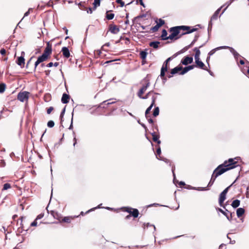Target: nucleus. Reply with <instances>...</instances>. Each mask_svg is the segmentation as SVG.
I'll use <instances>...</instances> for the list:
<instances>
[{
  "label": "nucleus",
  "instance_id": "nucleus-1",
  "mask_svg": "<svg viewBox=\"0 0 249 249\" xmlns=\"http://www.w3.org/2000/svg\"><path fill=\"white\" fill-rule=\"evenodd\" d=\"M235 160H236V158L229 159L228 160H225L223 163L218 165L213 171L208 186H211L218 176L238 166V162Z\"/></svg>",
  "mask_w": 249,
  "mask_h": 249
},
{
  "label": "nucleus",
  "instance_id": "nucleus-2",
  "mask_svg": "<svg viewBox=\"0 0 249 249\" xmlns=\"http://www.w3.org/2000/svg\"><path fill=\"white\" fill-rule=\"evenodd\" d=\"M196 30L197 28H191L190 26L185 25L173 27L169 29V32L171 34L168 36V38H169L170 40H177L184 35L193 33Z\"/></svg>",
  "mask_w": 249,
  "mask_h": 249
},
{
  "label": "nucleus",
  "instance_id": "nucleus-3",
  "mask_svg": "<svg viewBox=\"0 0 249 249\" xmlns=\"http://www.w3.org/2000/svg\"><path fill=\"white\" fill-rule=\"evenodd\" d=\"M52 53V45L50 42H48L46 47L44 50L43 54L39 56L37 61L35 63V70L37 66L41 63L46 61L50 57Z\"/></svg>",
  "mask_w": 249,
  "mask_h": 249
},
{
  "label": "nucleus",
  "instance_id": "nucleus-4",
  "mask_svg": "<svg viewBox=\"0 0 249 249\" xmlns=\"http://www.w3.org/2000/svg\"><path fill=\"white\" fill-rule=\"evenodd\" d=\"M120 210L129 213V214L125 217V219H129L131 216L134 218H137L139 214V212L138 209L130 207H123L120 208Z\"/></svg>",
  "mask_w": 249,
  "mask_h": 249
},
{
  "label": "nucleus",
  "instance_id": "nucleus-5",
  "mask_svg": "<svg viewBox=\"0 0 249 249\" xmlns=\"http://www.w3.org/2000/svg\"><path fill=\"white\" fill-rule=\"evenodd\" d=\"M30 93L28 91L19 92L17 96V99L20 102H23L29 98Z\"/></svg>",
  "mask_w": 249,
  "mask_h": 249
},
{
  "label": "nucleus",
  "instance_id": "nucleus-6",
  "mask_svg": "<svg viewBox=\"0 0 249 249\" xmlns=\"http://www.w3.org/2000/svg\"><path fill=\"white\" fill-rule=\"evenodd\" d=\"M144 81L145 82V84L142 86V87L140 89L139 91L138 92L137 95L139 97H142V96L148 87H149L150 86V82L149 80L145 79L144 80Z\"/></svg>",
  "mask_w": 249,
  "mask_h": 249
},
{
  "label": "nucleus",
  "instance_id": "nucleus-7",
  "mask_svg": "<svg viewBox=\"0 0 249 249\" xmlns=\"http://www.w3.org/2000/svg\"><path fill=\"white\" fill-rule=\"evenodd\" d=\"M195 60L196 65L195 67H196L204 70H207V67L205 64L200 60V58H197Z\"/></svg>",
  "mask_w": 249,
  "mask_h": 249
},
{
  "label": "nucleus",
  "instance_id": "nucleus-8",
  "mask_svg": "<svg viewBox=\"0 0 249 249\" xmlns=\"http://www.w3.org/2000/svg\"><path fill=\"white\" fill-rule=\"evenodd\" d=\"M108 31L110 32L112 34H116L119 32L120 29L117 25L110 24L108 26Z\"/></svg>",
  "mask_w": 249,
  "mask_h": 249
},
{
  "label": "nucleus",
  "instance_id": "nucleus-9",
  "mask_svg": "<svg viewBox=\"0 0 249 249\" xmlns=\"http://www.w3.org/2000/svg\"><path fill=\"white\" fill-rule=\"evenodd\" d=\"M193 58L192 57L188 56H185L183 58L181 61V63L184 65H187L189 64H191L193 62Z\"/></svg>",
  "mask_w": 249,
  "mask_h": 249
},
{
  "label": "nucleus",
  "instance_id": "nucleus-10",
  "mask_svg": "<svg viewBox=\"0 0 249 249\" xmlns=\"http://www.w3.org/2000/svg\"><path fill=\"white\" fill-rule=\"evenodd\" d=\"M100 0H94V2L93 3V8L89 7L88 8L89 10H87L88 13H89L91 14L92 13V10H95L96 8L100 6Z\"/></svg>",
  "mask_w": 249,
  "mask_h": 249
},
{
  "label": "nucleus",
  "instance_id": "nucleus-11",
  "mask_svg": "<svg viewBox=\"0 0 249 249\" xmlns=\"http://www.w3.org/2000/svg\"><path fill=\"white\" fill-rule=\"evenodd\" d=\"M78 216H66L64 217H62L60 222H65L67 223H70L71 220H73L75 217H77Z\"/></svg>",
  "mask_w": 249,
  "mask_h": 249
},
{
  "label": "nucleus",
  "instance_id": "nucleus-12",
  "mask_svg": "<svg viewBox=\"0 0 249 249\" xmlns=\"http://www.w3.org/2000/svg\"><path fill=\"white\" fill-rule=\"evenodd\" d=\"M63 55L64 57L68 58L70 56V51L67 47H64L62 48L61 50Z\"/></svg>",
  "mask_w": 249,
  "mask_h": 249
},
{
  "label": "nucleus",
  "instance_id": "nucleus-13",
  "mask_svg": "<svg viewBox=\"0 0 249 249\" xmlns=\"http://www.w3.org/2000/svg\"><path fill=\"white\" fill-rule=\"evenodd\" d=\"M152 139L154 142H157L159 145L161 143L160 141L159 140L160 135L157 134L156 132L152 133Z\"/></svg>",
  "mask_w": 249,
  "mask_h": 249
},
{
  "label": "nucleus",
  "instance_id": "nucleus-14",
  "mask_svg": "<svg viewBox=\"0 0 249 249\" xmlns=\"http://www.w3.org/2000/svg\"><path fill=\"white\" fill-rule=\"evenodd\" d=\"M195 68V65H190L182 69V71L179 72L181 75H183L188 72L189 71Z\"/></svg>",
  "mask_w": 249,
  "mask_h": 249
},
{
  "label": "nucleus",
  "instance_id": "nucleus-15",
  "mask_svg": "<svg viewBox=\"0 0 249 249\" xmlns=\"http://www.w3.org/2000/svg\"><path fill=\"white\" fill-rule=\"evenodd\" d=\"M226 195H225V194L223 195V194L221 193V194H220V196H219V205L221 207H223L224 208H225V206H223V202L226 198Z\"/></svg>",
  "mask_w": 249,
  "mask_h": 249
},
{
  "label": "nucleus",
  "instance_id": "nucleus-16",
  "mask_svg": "<svg viewBox=\"0 0 249 249\" xmlns=\"http://www.w3.org/2000/svg\"><path fill=\"white\" fill-rule=\"evenodd\" d=\"M202 46L203 45H201L199 47H195L194 49V51L195 52V59L200 58L199 56L200 54V51L199 50V49L201 48Z\"/></svg>",
  "mask_w": 249,
  "mask_h": 249
},
{
  "label": "nucleus",
  "instance_id": "nucleus-17",
  "mask_svg": "<svg viewBox=\"0 0 249 249\" xmlns=\"http://www.w3.org/2000/svg\"><path fill=\"white\" fill-rule=\"evenodd\" d=\"M183 68L182 66H178L174 69H172L171 71V74L172 75H174L179 71H181Z\"/></svg>",
  "mask_w": 249,
  "mask_h": 249
},
{
  "label": "nucleus",
  "instance_id": "nucleus-18",
  "mask_svg": "<svg viewBox=\"0 0 249 249\" xmlns=\"http://www.w3.org/2000/svg\"><path fill=\"white\" fill-rule=\"evenodd\" d=\"M70 96L66 94V93H63L62 98H61V102L63 104H67L69 102Z\"/></svg>",
  "mask_w": 249,
  "mask_h": 249
},
{
  "label": "nucleus",
  "instance_id": "nucleus-19",
  "mask_svg": "<svg viewBox=\"0 0 249 249\" xmlns=\"http://www.w3.org/2000/svg\"><path fill=\"white\" fill-rule=\"evenodd\" d=\"M51 213L55 219L58 220L60 222L61 221L62 217L57 212L52 211Z\"/></svg>",
  "mask_w": 249,
  "mask_h": 249
},
{
  "label": "nucleus",
  "instance_id": "nucleus-20",
  "mask_svg": "<svg viewBox=\"0 0 249 249\" xmlns=\"http://www.w3.org/2000/svg\"><path fill=\"white\" fill-rule=\"evenodd\" d=\"M17 64L21 66V67H23L25 64V59L23 57L20 56L18 58Z\"/></svg>",
  "mask_w": 249,
  "mask_h": 249
},
{
  "label": "nucleus",
  "instance_id": "nucleus-21",
  "mask_svg": "<svg viewBox=\"0 0 249 249\" xmlns=\"http://www.w3.org/2000/svg\"><path fill=\"white\" fill-rule=\"evenodd\" d=\"M221 10V8L218 9L213 14V15L212 16L211 18V21L216 20L217 18L218 15Z\"/></svg>",
  "mask_w": 249,
  "mask_h": 249
},
{
  "label": "nucleus",
  "instance_id": "nucleus-22",
  "mask_svg": "<svg viewBox=\"0 0 249 249\" xmlns=\"http://www.w3.org/2000/svg\"><path fill=\"white\" fill-rule=\"evenodd\" d=\"M167 32L165 29H163L161 32V38L162 40H165L167 39H169V38H168Z\"/></svg>",
  "mask_w": 249,
  "mask_h": 249
},
{
  "label": "nucleus",
  "instance_id": "nucleus-23",
  "mask_svg": "<svg viewBox=\"0 0 249 249\" xmlns=\"http://www.w3.org/2000/svg\"><path fill=\"white\" fill-rule=\"evenodd\" d=\"M245 213V210L243 208H239L237 209L236 214L238 217H240Z\"/></svg>",
  "mask_w": 249,
  "mask_h": 249
},
{
  "label": "nucleus",
  "instance_id": "nucleus-24",
  "mask_svg": "<svg viewBox=\"0 0 249 249\" xmlns=\"http://www.w3.org/2000/svg\"><path fill=\"white\" fill-rule=\"evenodd\" d=\"M160 44L159 41H153L149 43V46L151 47L154 48L155 49H157L159 48V45Z\"/></svg>",
  "mask_w": 249,
  "mask_h": 249
},
{
  "label": "nucleus",
  "instance_id": "nucleus-25",
  "mask_svg": "<svg viewBox=\"0 0 249 249\" xmlns=\"http://www.w3.org/2000/svg\"><path fill=\"white\" fill-rule=\"evenodd\" d=\"M172 59V57H169L167 58L165 62L163 63L162 68L168 70V63Z\"/></svg>",
  "mask_w": 249,
  "mask_h": 249
},
{
  "label": "nucleus",
  "instance_id": "nucleus-26",
  "mask_svg": "<svg viewBox=\"0 0 249 249\" xmlns=\"http://www.w3.org/2000/svg\"><path fill=\"white\" fill-rule=\"evenodd\" d=\"M240 201L238 199L234 200L232 201L231 205L234 208L238 207L240 205Z\"/></svg>",
  "mask_w": 249,
  "mask_h": 249
},
{
  "label": "nucleus",
  "instance_id": "nucleus-27",
  "mask_svg": "<svg viewBox=\"0 0 249 249\" xmlns=\"http://www.w3.org/2000/svg\"><path fill=\"white\" fill-rule=\"evenodd\" d=\"M147 55V52L144 51H142L140 53V57L142 60V62L146 59Z\"/></svg>",
  "mask_w": 249,
  "mask_h": 249
},
{
  "label": "nucleus",
  "instance_id": "nucleus-28",
  "mask_svg": "<svg viewBox=\"0 0 249 249\" xmlns=\"http://www.w3.org/2000/svg\"><path fill=\"white\" fill-rule=\"evenodd\" d=\"M111 11H107L106 13V17L108 20L112 19L114 17V14L112 13L109 14L108 13Z\"/></svg>",
  "mask_w": 249,
  "mask_h": 249
},
{
  "label": "nucleus",
  "instance_id": "nucleus-29",
  "mask_svg": "<svg viewBox=\"0 0 249 249\" xmlns=\"http://www.w3.org/2000/svg\"><path fill=\"white\" fill-rule=\"evenodd\" d=\"M153 95L152 96V103L151 105H152L153 106L155 105V102H156V99H157V95L159 94V93H156V92H154L153 93Z\"/></svg>",
  "mask_w": 249,
  "mask_h": 249
},
{
  "label": "nucleus",
  "instance_id": "nucleus-30",
  "mask_svg": "<svg viewBox=\"0 0 249 249\" xmlns=\"http://www.w3.org/2000/svg\"><path fill=\"white\" fill-rule=\"evenodd\" d=\"M153 95L152 96V103L151 105H152L153 106L155 105V102H156V99H157V95L159 94V93H156V92H154L153 93Z\"/></svg>",
  "mask_w": 249,
  "mask_h": 249
},
{
  "label": "nucleus",
  "instance_id": "nucleus-31",
  "mask_svg": "<svg viewBox=\"0 0 249 249\" xmlns=\"http://www.w3.org/2000/svg\"><path fill=\"white\" fill-rule=\"evenodd\" d=\"M231 52L232 53L235 58L237 59L238 57L240 56V55L233 48H231Z\"/></svg>",
  "mask_w": 249,
  "mask_h": 249
},
{
  "label": "nucleus",
  "instance_id": "nucleus-32",
  "mask_svg": "<svg viewBox=\"0 0 249 249\" xmlns=\"http://www.w3.org/2000/svg\"><path fill=\"white\" fill-rule=\"evenodd\" d=\"M160 27V26L157 23L155 26L151 28L150 31L152 33H155L158 31Z\"/></svg>",
  "mask_w": 249,
  "mask_h": 249
},
{
  "label": "nucleus",
  "instance_id": "nucleus-33",
  "mask_svg": "<svg viewBox=\"0 0 249 249\" xmlns=\"http://www.w3.org/2000/svg\"><path fill=\"white\" fill-rule=\"evenodd\" d=\"M154 106L152 105H151L145 111V117L146 118H148L149 116H148V114L150 113V111L152 108V107Z\"/></svg>",
  "mask_w": 249,
  "mask_h": 249
},
{
  "label": "nucleus",
  "instance_id": "nucleus-34",
  "mask_svg": "<svg viewBox=\"0 0 249 249\" xmlns=\"http://www.w3.org/2000/svg\"><path fill=\"white\" fill-rule=\"evenodd\" d=\"M11 188V185L10 183H5L3 185V188L2 189V191L6 190Z\"/></svg>",
  "mask_w": 249,
  "mask_h": 249
},
{
  "label": "nucleus",
  "instance_id": "nucleus-35",
  "mask_svg": "<svg viewBox=\"0 0 249 249\" xmlns=\"http://www.w3.org/2000/svg\"><path fill=\"white\" fill-rule=\"evenodd\" d=\"M6 89V85L4 83L0 84V93H3Z\"/></svg>",
  "mask_w": 249,
  "mask_h": 249
},
{
  "label": "nucleus",
  "instance_id": "nucleus-36",
  "mask_svg": "<svg viewBox=\"0 0 249 249\" xmlns=\"http://www.w3.org/2000/svg\"><path fill=\"white\" fill-rule=\"evenodd\" d=\"M153 93H154V91L153 90L150 91L144 96H142V97L140 98L143 99H147L149 97V96H150L152 94H153Z\"/></svg>",
  "mask_w": 249,
  "mask_h": 249
},
{
  "label": "nucleus",
  "instance_id": "nucleus-37",
  "mask_svg": "<svg viewBox=\"0 0 249 249\" xmlns=\"http://www.w3.org/2000/svg\"><path fill=\"white\" fill-rule=\"evenodd\" d=\"M159 108L158 107H156L154 110L153 115L154 117L157 116L159 114Z\"/></svg>",
  "mask_w": 249,
  "mask_h": 249
},
{
  "label": "nucleus",
  "instance_id": "nucleus-38",
  "mask_svg": "<svg viewBox=\"0 0 249 249\" xmlns=\"http://www.w3.org/2000/svg\"><path fill=\"white\" fill-rule=\"evenodd\" d=\"M167 70H166L165 69H163V68H161V70H160V76L162 78H163L164 77L165 72H166L167 71Z\"/></svg>",
  "mask_w": 249,
  "mask_h": 249
},
{
  "label": "nucleus",
  "instance_id": "nucleus-39",
  "mask_svg": "<svg viewBox=\"0 0 249 249\" xmlns=\"http://www.w3.org/2000/svg\"><path fill=\"white\" fill-rule=\"evenodd\" d=\"M219 212H220V213H221L223 214H224V215H225L227 218H228V219L230 220V217H229V216L227 214V213L225 212L222 209H221V208H217V209Z\"/></svg>",
  "mask_w": 249,
  "mask_h": 249
},
{
  "label": "nucleus",
  "instance_id": "nucleus-40",
  "mask_svg": "<svg viewBox=\"0 0 249 249\" xmlns=\"http://www.w3.org/2000/svg\"><path fill=\"white\" fill-rule=\"evenodd\" d=\"M156 22H157V23L160 26H162V25H163L165 23V21L164 20L161 19V18H160L159 19V21H157V20L156 21Z\"/></svg>",
  "mask_w": 249,
  "mask_h": 249
},
{
  "label": "nucleus",
  "instance_id": "nucleus-41",
  "mask_svg": "<svg viewBox=\"0 0 249 249\" xmlns=\"http://www.w3.org/2000/svg\"><path fill=\"white\" fill-rule=\"evenodd\" d=\"M95 209H96V208H93L90 209V210L87 211L85 213H84L83 212H81L80 215L83 216L85 214L89 213L90 212L94 211Z\"/></svg>",
  "mask_w": 249,
  "mask_h": 249
},
{
  "label": "nucleus",
  "instance_id": "nucleus-42",
  "mask_svg": "<svg viewBox=\"0 0 249 249\" xmlns=\"http://www.w3.org/2000/svg\"><path fill=\"white\" fill-rule=\"evenodd\" d=\"M44 100L46 102H48L50 100L51 95L50 94H46L44 95Z\"/></svg>",
  "mask_w": 249,
  "mask_h": 249
},
{
  "label": "nucleus",
  "instance_id": "nucleus-43",
  "mask_svg": "<svg viewBox=\"0 0 249 249\" xmlns=\"http://www.w3.org/2000/svg\"><path fill=\"white\" fill-rule=\"evenodd\" d=\"M47 125L49 127H53L54 125V123L53 121H49L47 123Z\"/></svg>",
  "mask_w": 249,
  "mask_h": 249
},
{
  "label": "nucleus",
  "instance_id": "nucleus-44",
  "mask_svg": "<svg viewBox=\"0 0 249 249\" xmlns=\"http://www.w3.org/2000/svg\"><path fill=\"white\" fill-rule=\"evenodd\" d=\"M23 217H20V220H21V224H20V227H19V228H21L22 230L26 231L27 230L25 229L23 224L22 223V222L23 221Z\"/></svg>",
  "mask_w": 249,
  "mask_h": 249
},
{
  "label": "nucleus",
  "instance_id": "nucleus-45",
  "mask_svg": "<svg viewBox=\"0 0 249 249\" xmlns=\"http://www.w3.org/2000/svg\"><path fill=\"white\" fill-rule=\"evenodd\" d=\"M198 36H199L198 35H196L195 36L194 39L191 43L192 44V45H194V44L196 42V41L198 39Z\"/></svg>",
  "mask_w": 249,
  "mask_h": 249
},
{
  "label": "nucleus",
  "instance_id": "nucleus-46",
  "mask_svg": "<svg viewBox=\"0 0 249 249\" xmlns=\"http://www.w3.org/2000/svg\"><path fill=\"white\" fill-rule=\"evenodd\" d=\"M233 184V183L231 184L230 186H229V187H227L222 192V193L225 195H226L227 193H228V190L229 189V188L231 187V186Z\"/></svg>",
  "mask_w": 249,
  "mask_h": 249
},
{
  "label": "nucleus",
  "instance_id": "nucleus-47",
  "mask_svg": "<svg viewBox=\"0 0 249 249\" xmlns=\"http://www.w3.org/2000/svg\"><path fill=\"white\" fill-rule=\"evenodd\" d=\"M116 2L120 4L121 7H123L124 5V3L122 0H116Z\"/></svg>",
  "mask_w": 249,
  "mask_h": 249
},
{
  "label": "nucleus",
  "instance_id": "nucleus-48",
  "mask_svg": "<svg viewBox=\"0 0 249 249\" xmlns=\"http://www.w3.org/2000/svg\"><path fill=\"white\" fill-rule=\"evenodd\" d=\"M44 215V213H40L39 214H38L37 216V217H36V219L37 220H38V219H40L42 217H43Z\"/></svg>",
  "mask_w": 249,
  "mask_h": 249
},
{
  "label": "nucleus",
  "instance_id": "nucleus-49",
  "mask_svg": "<svg viewBox=\"0 0 249 249\" xmlns=\"http://www.w3.org/2000/svg\"><path fill=\"white\" fill-rule=\"evenodd\" d=\"M34 58V56H32L28 61V62L27 63V64H26V68H28L29 67L30 64H31V62H32V60Z\"/></svg>",
  "mask_w": 249,
  "mask_h": 249
},
{
  "label": "nucleus",
  "instance_id": "nucleus-50",
  "mask_svg": "<svg viewBox=\"0 0 249 249\" xmlns=\"http://www.w3.org/2000/svg\"><path fill=\"white\" fill-rule=\"evenodd\" d=\"M53 110V107H50L48 108H47V112L48 114H50L51 112Z\"/></svg>",
  "mask_w": 249,
  "mask_h": 249
},
{
  "label": "nucleus",
  "instance_id": "nucleus-51",
  "mask_svg": "<svg viewBox=\"0 0 249 249\" xmlns=\"http://www.w3.org/2000/svg\"><path fill=\"white\" fill-rule=\"evenodd\" d=\"M110 46V43L109 42L108 43H106V44H105L102 47V49L104 51H107V50L105 49V47L106 46Z\"/></svg>",
  "mask_w": 249,
  "mask_h": 249
},
{
  "label": "nucleus",
  "instance_id": "nucleus-52",
  "mask_svg": "<svg viewBox=\"0 0 249 249\" xmlns=\"http://www.w3.org/2000/svg\"><path fill=\"white\" fill-rule=\"evenodd\" d=\"M156 153L157 155H160V154H161V149L160 146H158V147L156 151Z\"/></svg>",
  "mask_w": 249,
  "mask_h": 249
},
{
  "label": "nucleus",
  "instance_id": "nucleus-53",
  "mask_svg": "<svg viewBox=\"0 0 249 249\" xmlns=\"http://www.w3.org/2000/svg\"><path fill=\"white\" fill-rule=\"evenodd\" d=\"M37 225V220L35 219L30 225L31 226H36Z\"/></svg>",
  "mask_w": 249,
  "mask_h": 249
},
{
  "label": "nucleus",
  "instance_id": "nucleus-54",
  "mask_svg": "<svg viewBox=\"0 0 249 249\" xmlns=\"http://www.w3.org/2000/svg\"><path fill=\"white\" fill-rule=\"evenodd\" d=\"M0 53L2 55H5L6 54V50L4 48H2L0 50Z\"/></svg>",
  "mask_w": 249,
  "mask_h": 249
},
{
  "label": "nucleus",
  "instance_id": "nucleus-55",
  "mask_svg": "<svg viewBox=\"0 0 249 249\" xmlns=\"http://www.w3.org/2000/svg\"><path fill=\"white\" fill-rule=\"evenodd\" d=\"M124 40H125V43L126 44H128L130 43V39L128 37H125Z\"/></svg>",
  "mask_w": 249,
  "mask_h": 249
},
{
  "label": "nucleus",
  "instance_id": "nucleus-56",
  "mask_svg": "<svg viewBox=\"0 0 249 249\" xmlns=\"http://www.w3.org/2000/svg\"><path fill=\"white\" fill-rule=\"evenodd\" d=\"M0 164L1 167H4L5 166V162L3 160H1Z\"/></svg>",
  "mask_w": 249,
  "mask_h": 249
},
{
  "label": "nucleus",
  "instance_id": "nucleus-57",
  "mask_svg": "<svg viewBox=\"0 0 249 249\" xmlns=\"http://www.w3.org/2000/svg\"><path fill=\"white\" fill-rule=\"evenodd\" d=\"M246 197L249 198V186L247 188Z\"/></svg>",
  "mask_w": 249,
  "mask_h": 249
},
{
  "label": "nucleus",
  "instance_id": "nucleus-58",
  "mask_svg": "<svg viewBox=\"0 0 249 249\" xmlns=\"http://www.w3.org/2000/svg\"><path fill=\"white\" fill-rule=\"evenodd\" d=\"M32 10V9L30 8L28 11H27L25 14L24 17L28 16L30 13V11Z\"/></svg>",
  "mask_w": 249,
  "mask_h": 249
},
{
  "label": "nucleus",
  "instance_id": "nucleus-59",
  "mask_svg": "<svg viewBox=\"0 0 249 249\" xmlns=\"http://www.w3.org/2000/svg\"><path fill=\"white\" fill-rule=\"evenodd\" d=\"M193 45H192V44L191 43L190 45L186 46L184 49L185 50H188V49L190 48L191 47H192Z\"/></svg>",
  "mask_w": 249,
  "mask_h": 249
},
{
  "label": "nucleus",
  "instance_id": "nucleus-60",
  "mask_svg": "<svg viewBox=\"0 0 249 249\" xmlns=\"http://www.w3.org/2000/svg\"><path fill=\"white\" fill-rule=\"evenodd\" d=\"M140 2V4L142 5V6H143L144 7H145L144 6V3L143 2V0H137V2Z\"/></svg>",
  "mask_w": 249,
  "mask_h": 249
},
{
  "label": "nucleus",
  "instance_id": "nucleus-61",
  "mask_svg": "<svg viewBox=\"0 0 249 249\" xmlns=\"http://www.w3.org/2000/svg\"><path fill=\"white\" fill-rule=\"evenodd\" d=\"M65 108H64L63 109V110H62V111L61 112V114H60V117L61 119H62V117H63V115H64V113H65Z\"/></svg>",
  "mask_w": 249,
  "mask_h": 249
},
{
  "label": "nucleus",
  "instance_id": "nucleus-62",
  "mask_svg": "<svg viewBox=\"0 0 249 249\" xmlns=\"http://www.w3.org/2000/svg\"><path fill=\"white\" fill-rule=\"evenodd\" d=\"M147 120H148V122H149L150 124H153V123H154V121H153V120L151 118H147Z\"/></svg>",
  "mask_w": 249,
  "mask_h": 249
},
{
  "label": "nucleus",
  "instance_id": "nucleus-63",
  "mask_svg": "<svg viewBox=\"0 0 249 249\" xmlns=\"http://www.w3.org/2000/svg\"><path fill=\"white\" fill-rule=\"evenodd\" d=\"M83 4H84V3H83V4L80 3V8H81V9H82V10H86L87 11V10H89L88 8H83L82 7V6H83V7H84V5H83Z\"/></svg>",
  "mask_w": 249,
  "mask_h": 249
},
{
  "label": "nucleus",
  "instance_id": "nucleus-64",
  "mask_svg": "<svg viewBox=\"0 0 249 249\" xmlns=\"http://www.w3.org/2000/svg\"><path fill=\"white\" fill-rule=\"evenodd\" d=\"M53 66V62H50L46 65L48 67H51Z\"/></svg>",
  "mask_w": 249,
  "mask_h": 249
}]
</instances>
